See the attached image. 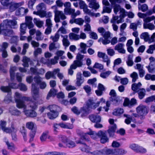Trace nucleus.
Returning <instances> with one entry per match:
<instances>
[{
	"label": "nucleus",
	"mask_w": 155,
	"mask_h": 155,
	"mask_svg": "<svg viewBox=\"0 0 155 155\" xmlns=\"http://www.w3.org/2000/svg\"><path fill=\"white\" fill-rule=\"evenodd\" d=\"M77 143L83 144L84 146V147L82 148V150L88 154H91L92 155H105V153H104V150H97L92 152H91L90 150L88 149L89 148V147L86 145L85 143H82L81 140L77 142Z\"/></svg>",
	"instance_id": "1"
},
{
	"label": "nucleus",
	"mask_w": 155,
	"mask_h": 155,
	"mask_svg": "<svg viewBox=\"0 0 155 155\" xmlns=\"http://www.w3.org/2000/svg\"><path fill=\"white\" fill-rule=\"evenodd\" d=\"M17 20V19L15 18L14 19L12 20L6 19L4 20L1 24V29H3L5 26L8 27V28L14 27L17 24V22L16 21Z\"/></svg>",
	"instance_id": "2"
},
{
	"label": "nucleus",
	"mask_w": 155,
	"mask_h": 155,
	"mask_svg": "<svg viewBox=\"0 0 155 155\" xmlns=\"http://www.w3.org/2000/svg\"><path fill=\"white\" fill-rule=\"evenodd\" d=\"M105 103V100L103 98H101L99 101L96 103H94L93 100L90 99L88 100V104L90 107L93 109H95L97 107H98L100 104L102 105L104 104Z\"/></svg>",
	"instance_id": "3"
},
{
	"label": "nucleus",
	"mask_w": 155,
	"mask_h": 155,
	"mask_svg": "<svg viewBox=\"0 0 155 155\" xmlns=\"http://www.w3.org/2000/svg\"><path fill=\"white\" fill-rule=\"evenodd\" d=\"M22 99L24 101H22L21 100H16L15 102L16 103V106L18 108H23V110L25 109H27L25 101H30V97H22Z\"/></svg>",
	"instance_id": "4"
},
{
	"label": "nucleus",
	"mask_w": 155,
	"mask_h": 155,
	"mask_svg": "<svg viewBox=\"0 0 155 155\" xmlns=\"http://www.w3.org/2000/svg\"><path fill=\"white\" fill-rule=\"evenodd\" d=\"M60 139L65 144L66 146L70 148H72L75 147V143L73 141L71 140L66 137L62 135L60 136Z\"/></svg>",
	"instance_id": "5"
},
{
	"label": "nucleus",
	"mask_w": 155,
	"mask_h": 155,
	"mask_svg": "<svg viewBox=\"0 0 155 155\" xmlns=\"http://www.w3.org/2000/svg\"><path fill=\"white\" fill-rule=\"evenodd\" d=\"M55 14L54 20L56 22H59L60 21V18L61 20H64L66 18L63 12L58 10H54Z\"/></svg>",
	"instance_id": "6"
},
{
	"label": "nucleus",
	"mask_w": 155,
	"mask_h": 155,
	"mask_svg": "<svg viewBox=\"0 0 155 155\" xmlns=\"http://www.w3.org/2000/svg\"><path fill=\"white\" fill-rule=\"evenodd\" d=\"M137 113L140 116H142V117L141 119L143 118V116L146 115L148 112L147 109L145 105L140 104L138 106L136 109Z\"/></svg>",
	"instance_id": "7"
},
{
	"label": "nucleus",
	"mask_w": 155,
	"mask_h": 155,
	"mask_svg": "<svg viewBox=\"0 0 155 155\" xmlns=\"http://www.w3.org/2000/svg\"><path fill=\"white\" fill-rule=\"evenodd\" d=\"M99 133V131L98 133H96V132L93 131L91 130L90 129L89 132L84 134L83 135L82 138L86 140L87 139V135H90L92 138L94 140H96L100 137Z\"/></svg>",
	"instance_id": "8"
},
{
	"label": "nucleus",
	"mask_w": 155,
	"mask_h": 155,
	"mask_svg": "<svg viewBox=\"0 0 155 155\" xmlns=\"http://www.w3.org/2000/svg\"><path fill=\"white\" fill-rule=\"evenodd\" d=\"M102 36L103 38L99 39V42H101L104 45H106L110 43V41L108 39L110 36V33L109 31H107Z\"/></svg>",
	"instance_id": "9"
},
{
	"label": "nucleus",
	"mask_w": 155,
	"mask_h": 155,
	"mask_svg": "<svg viewBox=\"0 0 155 155\" xmlns=\"http://www.w3.org/2000/svg\"><path fill=\"white\" fill-rule=\"evenodd\" d=\"M8 28L5 26L3 29H1V25H0V34H2L5 36L12 37L14 32L12 30L8 29Z\"/></svg>",
	"instance_id": "10"
},
{
	"label": "nucleus",
	"mask_w": 155,
	"mask_h": 155,
	"mask_svg": "<svg viewBox=\"0 0 155 155\" xmlns=\"http://www.w3.org/2000/svg\"><path fill=\"white\" fill-rule=\"evenodd\" d=\"M39 88L36 87L35 84H32L31 94L32 97L35 100H37L39 98Z\"/></svg>",
	"instance_id": "11"
},
{
	"label": "nucleus",
	"mask_w": 155,
	"mask_h": 155,
	"mask_svg": "<svg viewBox=\"0 0 155 155\" xmlns=\"http://www.w3.org/2000/svg\"><path fill=\"white\" fill-rule=\"evenodd\" d=\"M100 135L101 142L102 143H105L108 141V138L106 135V131L102 130L99 131V134Z\"/></svg>",
	"instance_id": "12"
},
{
	"label": "nucleus",
	"mask_w": 155,
	"mask_h": 155,
	"mask_svg": "<svg viewBox=\"0 0 155 155\" xmlns=\"http://www.w3.org/2000/svg\"><path fill=\"white\" fill-rule=\"evenodd\" d=\"M71 110L75 114L79 115L80 113L83 114H81V116L82 117H83L85 116L87 114V113L85 109L84 108H82L80 110H79L77 107H74Z\"/></svg>",
	"instance_id": "13"
},
{
	"label": "nucleus",
	"mask_w": 155,
	"mask_h": 155,
	"mask_svg": "<svg viewBox=\"0 0 155 155\" xmlns=\"http://www.w3.org/2000/svg\"><path fill=\"white\" fill-rule=\"evenodd\" d=\"M90 120L93 123H100L101 120V117L98 114H91L89 116Z\"/></svg>",
	"instance_id": "14"
},
{
	"label": "nucleus",
	"mask_w": 155,
	"mask_h": 155,
	"mask_svg": "<svg viewBox=\"0 0 155 155\" xmlns=\"http://www.w3.org/2000/svg\"><path fill=\"white\" fill-rule=\"evenodd\" d=\"M23 112L27 117H34L37 115V113L33 110H29L25 109Z\"/></svg>",
	"instance_id": "15"
},
{
	"label": "nucleus",
	"mask_w": 155,
	"mask_h": 155,
	"mask_svg": "<svg viewBox=\"0 0 155 155\" xmlns=\"http://www.w3.org/2000/svg\"><path fill=\"white\" fill-rule=\"evenodd\" d=\"M124 45L122 43H119L117 45L114 47L115 50L117 51L120 53L124 54L126 53V50L124 48Z\"/></svg>",
	"instance_id": "16"
},
{
	"label": "nucleus",
	"mask_w": 155,
	"mask_h": 155,
	"mask_svg": "<svg viewBox=\"0 0 155 155\" xmlns=\"http://www.w3.org/2000/svg\"><path fill=\"white\" fill-rule=\"evenodd\" d=\"M84 81V78L82 77V74L81 72H78L76 75V84L79 87L80 86Z\"/></svg>",
	"instance_id": "17"
},
{
	"label": "nucleus",
	"mask_w": 155,
	"mask_h": 155,
	"mask_svg": "<svg viewBox=\"0 0 155 155\" xmlns=\"http://www.w3.org/2000/svg\"><path fill=\"white\" fill-rule=\"evenodd\" d=\"M9 11L12 12H14L15 9L21 5V3H17L15 2H11L9 4Z\"/></svg>",
	"instance_id": "18"
},
{
	"label": "nucleus",
	"mask_w": 155,
	"mask_h": 155,
	"mask_svg": "<svg viewBox=\"0 0 155 155\" xmlns=\"http://www.w3.org/2000/svg\"><path fill=\"white\" fill-rule=\"evenodd\" d=\"M33 18L31 16H27L25 17V23L29 29L33 27L34 25L32 22Z\"/></svg>",
	"instance_id": "19"
},
{
	"label": "nucleus",
	"mask_w": 155,
	"mask_h": 155,
	"mask_svg": "<svg viewBox=\"0 0 155 155\" xmlns=\"http://www.w3.org/2000/svg\"><path fill=\"white\" fill-rule=\"evenodd\" d=\"M30 71L33 74L36 75H43L45 72V70L42 68L38 70L36 68H31Z\"/></svg>",
	"instance_id": "20"
},
{
	"label": "nucleus",
	"mask_w": 155,
	"mask_h": 155,
	"mask_svg": "<svg viewBox=\"0 0 155 155\" xmlns=\"http://www.w3.org/2000/svg\"><path fill=\"white\" fill-rule=\"evenodd\" d=\"M140 38L141 39L144 40L145 42H148L149 44H150V35L148 32H144L140 35Z\"/></svg>",
	"instance_id": "21"
},
{
	"label": "nucleus",
	"mask_w": 155,
	"mask_h": 155,
	"mask_svg": "<svg viewBox=\"0 0 155 155\" xmlns=\"http://www.w3.org/2000/svg\"><path fill=\"white\" fill-rule=\"evenodd\" d=\"M28 12L27 8L21 7L17 9L15 12V14L17 16H22L25 15Z\"/></svg>",
	"instance_id": "22"
},
{
	"label": "nucleus",
	"mask_w": 155,
	"mask_h": 155,
	"mask_svg": "<svg viewBox=\"0 0 155 155\" xmlns=\"http://www.w3.org/2000/svg\"><path fill=\"white\" fill-rule=\"evenodd\" d=\"M88 5L89 8L94 9L95 10H96L100 7L99 3L97 2L96 0H94L90 2L89 3Z\"/></svg>",
	"instance_id": "23"
},
{
	"label": "nucleus",
	"mask_w": 155,
	"mask_h": 155,
	"mask_svg": "<svg viewBox=\"0 0 155 155\" xmlns=\"http://www.w3.org/2000/svg\"><path fill=\"white\" fill-rule=\"evenodd\" d=\"M26 127L28 129L31 130H36L37 126L33 122L29 121L26 123Z\"/></svg>",
	"instance_id": "24"
},
{
	"label": "nucleus",
	"mask_w": 155,
	"mask_h": 155,
	"mask_svg": "<svg viewBox=\"0 0 155 155\" xmlns=\"http://www.w3.org/2000/svg\"><path fill=\"white\" fill-rule=\"evenodd\" d=\"M9 111L12 115L15 116L19 115L21 114L20 111L13 107H11L9 108Z\"/></svg>",
	"instance_id": "25"
},
{
	"label": "nucleus",
	"mask_w": 155,
	"mask_h": 155,
	"mask_svg": "<svg viewBox=\"0 0 155 155\" xmlns=\"http://www.w3.org/2000/svg\"><path fill=\"white\" fill-rule=\"evenodd\" d=\"M82 65V63L81 61L76 60L74 61L73 64L71 66V68L74 69L77 67H80Z\"/></svg>",
	"instance_id": "26"
},
{
	"label": "nucleus",
	"mask_w": 155,
	"mask_h": 155,
	"mask_svg": "<svg viewBox=\"0 0 155 155\" xmlns=\"http://www.w3.org/2000/svg\"><path fill=\"white\" fill-rule=\"evenodd\" d=\"M61 36L63 38L62 42L63 45L65 47H68L70 45V42L68 39V36L61 35Z\"/></svg>",
	"instance_id": "27"
},
{
	"label": "nucleus",
	"mask_w": 155,
	"mask_h": 155,
	"mask_svg": "<svg viewBox=\"0 0 155 155\" xmlns=\"http://www.w3.org/2000/svg\"><path fill=\"white\" fill-rule=\"evenodd\" d=\"M143 28L144 29H148L150 30L155 29V26L152 23H143Z\"/></svg>",
	"instance_id": "28"
},
{
	"label": "nucleus",
	"mask_w": 155,
	"mask_h": 155,
	"mask_svg": "<svg viewBox=\"0 0 155 155\" xmlns=\"http://www.w3.org/2000/svg\"><path fill=\"white\" fill-rule=\"evenodd\" d=\"M124 112L123 109L121 108H117L114 109L113 114L114 115L119 116L122 114Z\"/></svg>",
	"instance_id": "29"
},
{
	"label": "nucleus",
	"mask_w": 155,
	"mask_h": 155,
	"mask_svg": "<svg viewBox=\"0 0 155 155\" xmlns=\"http://www.w3.org/2000/svg\"><path fill=\"white\" fill-rule=\"evenodd\" d=\"M137 92L138 93L139 98L141 100L143 99L146 95V90L143 88L140 89Z\"/></svg>",
	"instance_id": "30"
},
{
	"label": "nucleus",
	"mask_w": 155,
	"mask_h": 155,
	"mask_svg": "<svg viewBox=\"0 0 155 155\" xmlns=\"http://www.w3.org/2000/svg\"><path fill=\"white\" fill-rule=\"evenodd\" d=\"M127 26V24L126 23H124L122 24L120 26V35L121 36H126L127 35L126 32L124 31V30L126 28Z\"/></svg>",
	"instance_id": "31"
},
{
	"label": "nucleus",
	"mask_w": 155,
	"mask_h": 155,
	"mask_svg": "<svg viewBox=\"0 0 155 155\" xmlns=\"http://www.w3.org/2000/svg\"><path fill=\"white\" fill-rule=\"evenodd\" d=\"M58 112H51L48 113V116L50 119H54L56 118L58 116Z\"/></svg>",
	"instance_id": "32"
},
{
	"label": "nucleus",
	"mask_w": 155,
	"mask_h": 155,
	"mask_svg": "<svg viewBox=\"0 0 155 155\" xmlns=\"http://www.w3.org/2000/svg\"><path fill=\"white\" fill-rule=\"evenodd\" d=\"M116 129V125H114L112 127H110L108 130L110 136L113 137L114 135V133Z\"/></svg>",
	"instance_id": "33"
},
{
	"label": "nucleus",
	"mask_w": 155,
	"mask_h": 155,
	"mask_svg": "<svg viewBox=\"0 0 155 155\" xmlns=\"http://www.w3.org/2000/svg\"><path fill=\"white\" fill-rule=\"evenodd\" d=\"M4 140L6 143L9 149L11 150H14L15 149V147L14 144L12 143H9L6 138H4Z\"/></svg>",
	"instance_id": "34"
},
{
	"label": "nucleus",
	"mask_w": 155,
	"mask_h": 155,
	"mask_svg": "<svg viewBox=\"0 0 155 155\" xmlns=\"http://www.w3.org/2000/svg\"><path fill=\"white\" fill-rule=\"evenodd\" d=\"M142 86V84L140 82H138L137 84L134 83L132 85V89L134 91L137 92L139 88Z\"/></svg>",
	"instance_id": "35"
},
{
	"label": "nucleus",
	"mask_w": 155,
	"mask_h": 155,
	"mask_svg": "<svg viewBox=\"0 0 155 155\" xmlns=\"http://www.w3.org/2000/svg\"><path fill=\"white\" fill-rule=\"evenodd\" d=\"M34 22L37 26L39 28H41L43 26L44 24L43 21L36 18H34Z\"/></svg>",
	"instance_id": "36"
},
{
	"label": "nucleus",
	"mask_w": 155,
	"mask_h": 155,
	"mask_svg": "<svg viewBox=\"0 0 155 155\" xmlns=\"http://www.w3.org/2000/svg\"><path fill=\"white\" fill-rule=\"evenodd\" d=\"M60 127L64 129H71L73 128L72 124H65L63 123H61L59 124Z\"/></svg>",
	"instance_id": "37"
},
{
	"label": "nucleus",
	"mask_w": 155,
	"mask_h": 155,
	"mask_svg": "<svg viewBox=\"0 0 155 155\" xmlns=\"http://www.w3.org/2000/svg\"><path fill=\"white\" fill-rule=\"evenodd\" d=\"M35 39L38 41H42L44 39V37L42 35L41 32L39 30H37L36 32Z\"/></svg>",
	"instance_id": "38"
},
{
	"label": "nucleus",
	"mask_w": 155,
	"mask_h": 155,
	"mask_svg": "<svg viewBox=\"0 0 155 155\" xmlns=\"http://www.w3.org/2000/svg\"><path fill=\"white\" fill-rule=\"evenodd\" d=\"M27 26L25 23H23L21 24L20 29L21 35H24L25 33Z\"/></svg>",
	"instance_id": "39"
},
{
	"label": "nucleus",
	"mask_w": 155,
	"mask_h": 155,
	"mask_svg": "<svg viewBox=\"0 0 155 155\" xmlns=\"http://www.w3.org/2000/svg\"><path fill=\"white\" fill-rule=\"evenodd\" d=\"M36 8L38 11H42L46 9V6L44 3H41L38 4L36 6Z\"/></svg>",
	"instance_id": "40"
},
{
	"label": "nucleus",
	"mask_w": 155,
	"mask_h": 155,
	"mask_svg": "<svg viewBox=\"0 0 155 155\" xmlns=\"http://www.w3.org/2000/svg\"><path fill=\"white\" fill-rule=\"evenodd\" d=\"M139 146V145L137 144L132 143L130 144L129 147L135 152L137 153Z\"/></svg>",
	"instance_id": "41"
},
{
	"label": "nucleus",
	"mask_w": 155,
	"mask_h": 155,
	"mask_svg": "<svg viewBox=\"0 0 155 155\" xmlns=\"http://www.w3.org/2000/svg\"><path fill=\"white\" fill-rule=\"evenodd\" d=\"M57 91L54 89H51L50 90L47 97V99H49V98L52 96H54L56 94Z\"/></svg>",
	"instance_id": "42"
},
{
	"label": "nucleus",
	"mask_w": 155,
	"mask_h": 155,
	"mask_svg": "<svg viewBox=\"0 0 155 155\" xmlns=\"http://www.w3.org/2000/svg\"><path fill=\"white\" fill-rule=\"evenodd\" d=\"M115 155H122L125 154L127 151L122 149H114Z\"/></svg>",
	"instance_id": "43"
},
{
	"label": "nucleus",
	"mask_w": 155,
	"mask_h": 155,
	"mask_svg": "<svg viewBox=\"0 0 155 155\" xmlns=\"http://www.w3.org/2000/svg\"><path fill=\"white\" fill-rule=\"evenodd\" d=\"M20 132L22 134L24 139L25 141L27 140V130L24 127H22L20 128Z\"/></svg>",
	"instance_id": "44"
},
{
	"label": "nucleus",
	"mask_w": 155,
	"mask_h": 155,
	"mask_svg": "<svg viewBox=\"0 0 155 155\" xmlns=\"http://www.w3.org/2000/svg\"><path fill=\"white\" fill-rule=\"evenodd\" d=\"M17 70V68L14 66H11L10 69V74L11 79H14L15 76V72Z\"/></svg>",
	"instance_id": "45"
},
{
	"label": "nucleus",
	"mask_w": 155,
	"mask_h": 155,
	"mask_svg": "<svg viewBox=\"0 0 155 155\" xmlns=\"http://www.w3.org/2000/svg\"><path fill=\"white\" fill-rule=\"evenodd\" d=\"M49 108L51 112H58L59 107L56 105H52L49 106Z\"/></svg>",
	"instance_id": "46"
},
{
	"label": "nucleus",
	"mask_w": 155,
	"mask_h": 155,
	"mask_svg": "<svg viewBox=\"0 0 155 155\" xmlns=\"http://www.w3.org/2000/svg\"><path fill=\"white\" fill-rule=\"evenodd\" d=\"M97 57L100 58H102L103 61L104 60H106L107 58V55L104 53H103L100 51H98L97 54Z\"/></svg>",
	"instance_id": "47"
},
{
	"label": "nucleus",
	"mask_w": 155,
	"mask_h": 155,
	"mask_svg": "<svg viewBox=\"0 0 155 155\" xmlns=\"http://www.w3.org/2000/svg\"><path fill=\"white\" fill-rule=\"evenodd\" d=\"M155 50V44L150 45L149 46L148 48L146 51L147 53L149 54H153V51Z\"/></svg>",
	"instance_id": "48"
},
{
	"label": "nucleus",
	"mask_w": 155,
	"mask_h": 155,
	"mask_svg": "<svg viewBox=\"0 0 155 155\" xmlns=\"http://www.w3.org/2000/svg\"><path fill=\"white\" fill-rule=\"evenodd\" d=\"M124 117L127 118L125 120V123L127 124H130L131 122L133 120L132 117L129 115L127 114H124Z\"/></svg>",
	"instance_id": "49"
},
{
	"label": "nucleus",
	"mask_w": 155,
	"mask_h": 155,
	"mask_svg": "<svg viewBox=\"0 0 155 155\" xmlns=\"http://www.w3.org/2000/svg\"><path fill=\"white\" fill-rule=\"evenodd\" d=\"M138 8L139 10H141L143 12H145L148 9V6L146 4L138 5Z\"/></svg>",
	"instance_id": "50"
},
{
	"label": "nucleus",
	"mask_w": 155,
	"mask_h": 155,
	"mask_svg": "<svg viewBox=\"0 0 155 155\" xmlns=\"http://www.w3.org/2000/svg\"><path fill=\"white\" fill-rule=\"evenodd\" d=\"M112 11V8L108 6H104L103 8V11L101 13L103 14L105 13H110Z\"/></svg>",
	"instance_id": "51"
},
{
	"label": "nucleus",
	"mask_w": 155,
	"mask_h": 155,
	"mask_svg": "<svg viewBox=\"0 0 155 155\" xmlns=\"http://www.w3.org/2000/svg\"><path fill=\"white\" fill-rule=\"evenodd\" d=\"M30 59L26 56L23 58L22 61L23 62V65L25 67H28V63L30 61Z\"/></svg>",
	"instance_id": "52"
},
{
	"label": "nucleus",
	"mask_w": 155,
	"mask_h": 155,
	"mask_svg": "<svg viewBox=\"0 0 155 155\" xmlns=\"http://www.w3.org/2000/svg\"><path fill=\"white\" fill-rule=\"evenodd\" d=\"M133 56L131 55H129L127 60L126 61L127 65L128 66H132L134 64V62L132 60Z\"/></svg>",
	"instance_id": "53"
},
{
	"label": "nucleus",
	"mask_w": 155,
	"mask_h": 155,
	"mask_svg": "<svg viewBox=\"0 0 155 155\" xmlns=\"http://www.w3.org/2000/svg\"><path fill=\"white\" fill-rule=\"evenodd\" d=\"M149 72L152 73L155 72V64H150L149 66H147Z\"/></svg>",
	"instance_id": "54"
},
{
	"label": "nucleus",
	"mask_w": 155,
	"mask_h": 155,
	"mask_svg": "<svg viewBox=\"0 0 155 155\" xmlns=\"http://www.w3.org/2000/svg\"><path fill=\"white\" fill-rule=\"evenodd\" d=\"M79 45L80 48L82 49L81 52L84 54L86 53V49L87 47V45L83 42H81Z\"/></svg>",
	"instance_id": "55"
},
{
	"label": "nucleus",
	"mask_w": 155,
	"mask_h": 155,
	"mask_svg": "<svg viewBox=\"0 0 155 155\" xmlns=\"http://www.w3.org/2000/svg\"><path fill=\"white\" fill-rule=\"evenodd\" d=\"M113 6V10L115 14H117V12L120 11V9L121 8L120 5L118 4H115L113 5H112Z\"/></svg>",
	"instance_id": "56"
},
{
	"label": "nucleus",
	"mask_w": 155,
	"mask_h": 155,
	"mask_svg": "<svg viewBox=\"0 0 155 155\" xmlns=\"http://www.w3.org/2000/svg\"><path fill=\"white\" fill-rule=\"evenodd\" d=\"M29 107L33 110L37 108L38 104L36 102L29 101Z\"/></svg>",
	"instance_id": "57"
},
{
	"label": "nucleus",
	"mask_w": 155,
	"mask_h": 155,
	"mask_svg": "<svg viewBox=\"0 0 155 155\" xmlns=\"http://www.w3.org/2000/svg\"><path fill=\"white\" fill-rule=\"evenodd\" d=\"M69 37L70 39L78 40H79V35H77L74 33H70L69 35Z\"/></svg>",
	"instance_id": "58"
},
{
	"label": "nucleus",
	"mask_w": 155,
	"mask_h": 155,
	"mask_svg": "<svg viewBox=\"0 0 155 155\" xmlns=\"http://www.w3.org/2000/svg\"><path fill=\"white\" fill-rule=\"evenodd\" d=\"M64 11L65 13L66 14L71 15L72 17V15L74 14L75 10L74 9L71 8H65L64 9Z\"/></svg>",
	"instance_id": "59"
},
{
	"label": "nucleus",
	"mask_w": 155,
	"mask_h": 155,
	"mask_svg": "<svg viewBox=\"0 0 155 155\" xmlns=\"http://www.w3.org/2000/svg\"><path fill=\"white\" fill-rule=\"evenodd\" d=\"M130 76L132 78V81L133 82H135L138 78L137 73L135 72H133Z\"/></svg>",
	"instance_id": "60"
},
{
	"label": "nucleus",
	"mask_w": 155,
	"mask_h": 155,
	"mask_svg": "<svg viewBox=\"0 0 155 155\" xmlns=\"http://www.w3.org/2000/svg\"><path fill=\"white\" fill-rule=\"evenodd\" d=\"M64 51H63L59 50L57 51L56 53L57 55L56 57H58V58L61 57V58L62 59H64L65 57L64 56H63V54H64Z\"/></svg>",
	"instance_id": "61"
},
{
	"label": "nucleus",
	"mask_w": 155,
	"mask_h": 155,
	"mask_svg": "<svg viewBox=\"0 0 155 155\" xmlns=\"http://www.w3.org/2000/svg\"><path fill=\"white\" fill-rule=\"evenodd\" d=\"M75 21V24L80 26L83 25L84 22V20L82 18H76Z\"/></svg>",
	"instance_id": "62"
},
{
	"label": "nucleus",
	"mask_w": 155,
	"mask_h": 155,
	"mask_svg": "<svg viewBox=\"0 0 155 155\" xmlns=\"http://www.w3.org/2000/svg\"><path fill=\"white\" fill-rule=\"evenodd\" d=\"M60 35L58 33H56L54 36H51L50 38L54 42H56L58 41Z\"/></svg>",
	"instance_id": "63"
},
{
	"label": "nucleus",
	"mask_w": 155,
	"mask_h": 155,
	"mask_svg": "<svg viewBox=\"0 0 155 155\" xmlns=\"http://www.w3.org/2000/svg\"><path fill=\"white\" fill-rule=\"evenodd\" d=\"M45 155H66V154L64 153L54 152L46 153Z\"/></svg>",
	"instance_id": "64"
}]
</instances>
